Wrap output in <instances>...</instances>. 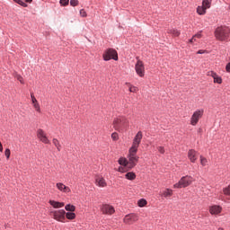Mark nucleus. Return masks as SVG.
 <instances>
[{"mask_svg": "<svg viewBox=\"0 0 230 230\" xmlns=\"http://www.w3.org/2000/svg\"><path fill=\"white\" fill-rule=\"evenodd\" d=\"M223 193L226 196V197H230V184L225 188H223Z\"/></svg>", "mask_w": 230, "mask_h": 230, "instance_id": "bb28decb", "label": "nucleus"}, {"mask_svg": "<svg viewBox=\"0 0 230 230\" xmlns=\"http://www.w3.org/2000/svg\"><path fill=\"white\" fill-rule=\"evenodd\" d=\"M66 211H70V212H75L76 209V207H75L74 205L71 204H67L65 207Z\"/></svg>", "mask_w": 230, "mask_h": 230, "instance_id": "b1692460", "label": "nucleus"}, {"mask_svg": "<svg viewBox=\"0 0 230 230\" xmlns=\"http://www.w3.org/2000/svg\"><path fill=\"white\" fill-rule=\"evenodd\" d=\"M101 211H102V215H114V213H116L114 207H112V205H109V204H103L101 207Z\"/></svg>", "mask_w": 230, "mask_h": 230, "instance_id": "9d476101", "label": "nucleus"}, {"mask_svg": "<svg viewBox=\"0 0 230 230\" xmlns=\"http://www.w3.org/2000/svg\"><path fill=\"white\" fill-rule=\"evenodd\" d=\"M228 10L230 11V4H229V6H228Z\"/></svg>", "mask_w": 230, "mask_h": 230, "instance_id": "8fccbe9b", "label": "nucleus"}, {"mask_svg": "<svg viewBox=\"0 0 230 230\" xmlns=\"http://www.w3.org/2000/svg\"><path fill=\"white\" fill-rule=\"evenodd\" d=\"M135 70L137 75H138V76H140L141 78L145 76V64L143 63V61H141V59H139V58H137Z\"/></svg>", "mask_w": 230, "mask_h": 230, "instance_id": "0eeeda50", "label": "nucleus"}, {"mask_svg": "<svg viewBox=\"0 0 230 230\" xmlns=\"http://www.w3.org/2000/svg\"><path fill=\"white\" fill-rule=\"evenodd\" d=\"M207 75H208V76H211L212 78H214V76H216L217 73H215L213 71H208Z\"/></svg>", "mask_w": 230, "mask_h": 230, "instance_id": "ea45409f", "label": "nucleus"}, {"mask_svg": "<svg viewBox=\"0 0 230 230\" xmlns=\"http://www.w3.org/2000/svg\"><path fill=\"white\" fill-rule=\"evenodd\" d=\"M214 78V84H222V77H220L217 74H216V76Z\"/></svg>", "mask_w": 230, "mask_h": 230, "instance_id": "c85d7f7f", "label": "nucleus"}, {"mask_svg": "<svg viewBox=\"0 0 230 230\" xmlns=\"http://www.w3.org/2000/svg\"><path fill=\"white\" fill-rule=\"evenodd\" d=\"M0 152H3V144L0 142Z\"/></svg>", "mask_w": 230, "mask_h": 230, "instance_id": "de8ad7c7", "label": "nucleus"}, {"mask_svg": "<svg viewBox=\"0 0 230 230\" xmlns=\"http://www.w3.org/2000/svg\"><path fill=\"white\" fill-rule=\"evenodd\" d=\"M204 52H205V50H199V51L197 52V54H198V55H203Z\"/></svg>", "mask_w": 230, "mask_h": 230, "instance_id": "49530a36", "label": "nucleus"}, {"mask_svg": "<svg viewBox=\"0 0 230 230\" xmlns=\"http://www.w3.org/2000/svg\"><path fill=\"white\" fill-rule=\"evenodd\" d=\"M226 70L227 73H230V63H228L226 66Z\"/></svg>", "mask_w": 230, "mask_h": 230, "instance_id": "a18cd8bd", "label": "nucleus"}, {"mask_svg": "<svg viewBox=\"0 0 230 230\" xmlns=\"http://www.w3.org/2000/svg\"><path fill=\"white\" fill-rule=\"evenodd\" d=\"M189 42L190 43V44H193V42H197V38L194 36V37H192L190 40H189Z\"/></svg>", "mask_w": 230, "mask_h": 230, "instance_id": "37998d69", "label": "nucleus"}, {"mask_svg": "<svg viewBox=\"0 0 230 230\" xmlns=\"http://www.w3.org/2000/svg\"><path fill=\"white\" fill-rule=\"evenodd\" d=\"M125 177L128 181H134V179H136V173H134V172H128V173H126Z\"/></svg>", "mask_w": 230, "mask_h": 230, "instance_id": "393cba45", "label": "nucleus"}, {"mask_svg": "<svg viewBox=\"0 0 230 230\" xmlns=\"http://www.w3.org/2000/svg\"><path fill=\"white\" fill-rule=\"evenodd\" d=\"M56 188H58L59 191H62V193H71V189L62 182L56 183Z\"/></svg>", "mask_w": 230, "mask_h": 230, "instance_id": "ddd939ff", "label": "nucleus"}, {"mask_svg": "<svg viewBox=\"0 0 230 230\" xmlns=\"http://www.w3.org/2000/svg\"><path fill=\"white\" fill-rule=\"evenodd\" d=\"M139 208H145V206L147 204L146 199H141L137 202Z\"/></svg>", "mask_w": 230, "mask_h": 230, "instance_id": "cd10ccee", "label": "nucleus"}, {"mask_svg": "<svg viewBox=\"0 0 230 230\" xmlns=\"http://www.w3.org/2000/svg\"><path fill=\"white\" fill-rule=\"evenodd\" d=\"M197 13H199V15H205L206 8H204L203 6H198Z\"/></svg>", "mask_w": 230, "mask_h": 230, "instance_id": "a878e982", "label": "nucleus"}, {"mask_svg": "<svg viewBox=\"0 0 230 230\" xmlns=\"http://www.w3.org/2000/svg\"><path fill=\"white\" fill-rule=\"evenodd\" d=\"M210 215H220L222 213V207L218 205H214L208 209Z\"/></svg>", "mask_w": 230, "mask_h": 230, "instance_id": "4468645a", "label": "nucleus"}, {"mask_svg": "<svg viewBox=\"0 0 230 230\" xmlns=\"http://www.w3.org/2000/svg\"><path fill=\"white\" fill-rule=\"evenodd\" d=\"M37 137L40 139V141H41V143H44L45 145H49L51 143L46 136V132L40 128L37 130Z\"/></svg>", "mask_w": 230, "mask_h": 230, "instance_id": "9b49d317", "label": "nucleus"}, {"mask_svg": "<svg viewBox=\"0 0 230 230\" xmlns=\"http://www.w3.org/2000/svg\"><path fill=\"white\" fill-rule=\"evenodd\" d=\"M202 6L207 10V8H211V0H203Z\"/></svg>", "mask_w": 230, "mask_h": 230, "instance_id": "5701e85b", "label": "nucleus"}, {"mask_svg": "<svg viewBox=\"0 0 230 230\" xmlns=\"http://www.w3.org/2000/svg\"><path fill=\"white\" fill-rule=\"evenodd\" d=\"M119 164H120V166H124L125 168H128V160H127V158H119Z\"/></svg>", "mask_w": 230, "mask_h": 230, "instance_id": "6ab92c4d", "label": "nucleus"}, {"mask_svg": "<svg viewBox=\"0 0 230 230\" xmlns=\"http://www.w3.org/2000/svg\"><path fill=\"white\" fill-rule=\"evenodd\" d=\"M188 158L190 159V163H195L198 159V153L197 151L190 149L188 152Z\"/></svg>", "mask_w": 230, "mask_h": 230, "instance_id": "2eb2a0df", "label": "nucleus"}, {"mask_svg": "<svg viewBox=\"0 0 230 230\" xmlns=\"http://www.w3.org/2000/svg\"><path fill=\"white\" fill-rule=\"evenodd\" d=\"M32 105L37 112H40V105H39V102H36Z\"/></svg>", "mask_w": 230, "mask_h": 230, "instance_id": "f704fd0d", "label": "nucleus"}, {"mask_svg": "<svg viewBox=\"0 0 230 230\" xmlns=\"http://www.w3.org/2000/svg\"><path fill=\"white\" fill-rule=\"evenodd\" d=\"M139 220V217H137V215L136 214H128L126 215L123 222L124 224H127L128 226H132V224H134V222H137Z\"/></svg>", "mask_w": 230, "mask_h": 230, "instance_id": "1a4fd4ad", "label": "nucleus"}, {"mask_svg": "<svg viewBox=\"0 0 230 230\" xmlns=\"http://www.w3.org/2000/svg\"><path fill=\"white\" fill-rule=\"evenodd\" d=\"M70 4L72 6H78V4H80V2L78 0H70Z\"/></svg>", "mask_w": 230, "mask_h": 230, "instance_id": "72a5a7b5", "label": "nucleus"}, {"mask_svg": "<svg viewBox=\"0 0 230 230\" xmlns=\"http://www.w3.org/2000/svg\"><path fill=\"white\" fill-rule=\"evenodd\" d=\"M143 139V132L138 131L135 137L133 138L132 146L128 151V169L132 170L137 164V161H139V156H137V149L139 148V145H141V140Z\"/></svg>", "mask_w": 230, "mask_h": 230, "instance_id": "f257e3e1", "label": "nucleus"}, {"mask_svg": "<svg viewBox=\"0 0 230 230\" xmlns=\"http://www.w3.org/2000/svg\"><path fill=\"white\" fill-rule=\"evenodd\" d=\"M157 150H158V152H159L160 154H164V147H163V146H158V147H157Z\"/></svg>", "mask_w": 230, "mask_h": 230, "instance_id": "a19ab883", "label": "nucleus"}, {"mask_svg": "<svg viewBox=\"0 0 230 230\" xmlns=\"http://www.w3.org/2000/svg\"><path fill=\"white\" fill-rule=\"evenodd\" d=\"M26 3H31L33 0H25Z\"/></svg>", "mask_w": 230, "mask_h": 230, "instance_id": "09e8293b", "label": "nucleus"}, {"mask_svg": "<svg viewBox=\"0 0 230 230\" xmlns=\"http://www.w3.org/2000/svg\"><path fill=\"white\" fill-rule=\"evenodd\" d=\"M200 164H202L203 166H208V158L204 157V156H200Z\"/></svg>", "mask_w": 230, "mask_h": 230, "instance_id": "c756f323", "label": "nucleus"}, {"mask_svg": "<svg viewBox=\"0 0 230 230\" xmlns=\"http://www.w3.org/2000/svg\"><path fill=\"white\" fill-rule=\"evenodd\" d=\"M14 3H17L21 6H23V8H26L28 6V4L24 3L22 0H14Z\"/></svg>", "mask_w": 230, "mask_h": 230, "instance_id": "7c9ffc66", "label": "nucleus"}, {"mask_svg": "<svg viewBox=\"0 0 230 230\" xmlns=\"http://www.w3.org/2000/svg\"><path fill=\"white\" fill-rule=\"evenodd\" d=\"M52 143L54 146H56L58 152H60V150H62V146L60 145V142L58 141V139L53 138Z\"/></svg>", "mask_w": 230, "mask_h": 230, "instance_id": "a211bd4d", "label": "nucleus"}, {"mask_svg": "<svg viewBox=\"0 0 230 230\" xmlns=\"http://www.w3.org/2000/svg\"><path fill=\"white\" fill-rule=\"evenodd\" d=\"M127 85H128V87L129 89V93H137V91H139V88L130 84L129 83H127Z\"/></svg>", "mask_w": 230, "mask_h": 230, "instance_id": "4be33fe9", "label": "nucleus"}, {"mask_svg": "<svg viewBox=\"0 0 230 230\" xmlns=\"http://www.w3.org/2000/svg\"><path fill=\"white\" fill-rule=\"evenodd\" d=\"M172 195H173V190L171 189H166L162 193V197H164L165 199H167V197H172Z\"/></svg>", "mask_w": 230, "mask_h": 230, "instance_id": "f3484780", "label": "nucleus"}, {"mask_svg": "<svg viewBox=\"0 0 230 230\" xmlns=\"http://www.w3.org/2000/svg\"><path fill=\"white\" fill-rule=\"evenodd\" d=\"M15 78L20 81L21 84H24V78L21 75H16Z\"/></svg>", "mask_w": 230, "mask_h": 230, "instance_id": "e433bc0d", "label": "nucleus"}, {"mask_svg": "<svg viewBox=\"0 0 230 230\" xmlns=\"http://www.w3.org/2000/svg\"><path fill=\"white\" fill-rule=\"evenodd\" d=\"M118 171L120 172L121 173H123V172H125V167L120 166V167H119Z\"/></svg>", "mask_w": 230, "mask_h": 230, "instance_id": "c03bdc74", "label": "nucleus"}, {"mask_svg": "<svg viewBox=\"0 0 230 230\" xmlns=\"http://www.w3.org/2000/svg\"><path fill=\"white\" fill-rule=\"evenodd\" d=\"M113 127L115 130L121 131L123 128H127L128 127V119L126 117H118L113 119Z\"/></svg>", "mask_w": 230, "mask_h": 230, "instance_id": "7ed1b4c3", "label": "nucleus"}, {"mask_svg": "<svg viewBox=\"0 0 230 230\" xmlns=\"http://www.w3.org/2000/svg\"><path fill=\"white\" fill-rule=\"evenodd\" d=\"M59 4L61 6H68L69 5V0H60Z\"/></svg>", "mask_w": 230, "mask_h": 230, "instance_id": "2f4dec72", "label": "nucleus"}, {"mask_svg": "<svg viewBox=\"0 0 230 230\" xmlns=\"http://www.w3.org/2000/svg\"><path fill=\"white\" fill-rule=\"evenodd\" d=\"M167 32L172 35V37H179L181 35V32L175 29H169Z\"/></svg>", "mask_w": 230, "mask_h": 230, "instance_id": "412c9836", "label": "nucleus"}, {"mask_svg": "<svg viewBox=\"0 0 230 230\" xmlns=\"http://www.w3.org/2000/svg\"><path fill=\"white\" fill-rule=\"evenodd\" d=\"M50 206H53L55 209H60V208H64L66 204L64 202H58L55 200H49Z\"/></svg>", "mask_w": 230, "mask_h": 230, "instance_id": "dca6fc26", "label": "nucleus"}, {"mask_svg": "<svg viewBox=\"0 0 230 230\" xmlns=\"http://www.w3.org/2000/svg\"><path fill=\"white\" fill-rule=\"evenodd\" d=\"M102 58L105 62H109V60H118V51L114 49H108L103 52Z\"/></svg>", "mask_w": 230, "mask_h": 230, "instance_id": "39448f33", "label": "nucleus"}, {"mask_svg": "<svg viewBox=\"0 0 230 230\" xmlns=\"http://www.w3.org/2000/svg\"><path fill=\"white\" fill-rule=\"evenodd\" d=\"M50 217H52L54 220H57V222H64V220H66V210H51Z\"/></svg>", "mask_w": 230, "mask_h": 230, "instance_id": "423d86ee", "label": "nucleus"}, {"mask_svg": "<svg viewBox=\"0 0 230 230\" xmlns=\"http://www.w3.org/2000/svg\"><path fill=\"white\" fill-rule=\"evenodd\" d=\"M193 182V177L186 175L181 178V180L173 185L175 189L188 188Z\"/></svg>", "mask_w": 230, "mask_h": 230, "instance_id": "20e7f679", "label": "nucleus"}, {"mask_svg": "<svg viewBox=\"0 0 230 230\" xmlns=\"http://www.w3.org/2000/svg\"><path fill=\"white\" fill-rule=\"evenodd\" d=\"M111 138L113 139V141H118V139H119V136L118 135V133L114 132L111 134Z\"/></svg>", "mask_w": 230, "mask_h": 230, "instance_id": "473e14b6", "label": "nucleus"}, {"mask_svg": "<svg viewBox=\"0 0 230 230\" xmlns=\"http://www.w3.org/2000/svg\"><path fill=\"white\" fill-rule=\"evenodd\" d=\"M204 116V110H197L193 112L191 118H190V125L195 127L197 123H199V119Z\"/></svg>", "mask_w": 230, "mask_h": 230, "instance_id": "6e6552de", "label": "nucleus"}, {"mask_svg": "<svg viewBox=\"0 0 230 230\" xmlns=\"http://www.w3.org/2000/svg\"><path fill=\"white\" fill-rule=\"evenodd\" d=\"M79 13L82 17H87V12H85V9H81Z\"/></svg>", "mask_w": 230, "mask_h": 230, "instance_id": "c9c22d12", "label": "nucleus"}, {"mask_svg": "<svg viewBox=\"0 0 230 230\" xmlns=\"http://www.w3.org/2000/svg\"><path fill=\"white\" fill-rule=\"evenodd\" d=\"M31 98L32 104L39 103V102L37 101V99L35 98V95H33V93L31 94Z\"/></svg>", "mask_w": 230, "mask_h": 230, "instance_id": "58836bf2", "label": "nucleus"}, {"mask_svg": "<svg viewBox=\"0 0 230 230\" xmlns=\"http://www.w3.org/2000/svg\"><path fill=\"white\" fill-rule=\"evenodd\" d=\"M65 217L67 218V220H75L76 218V214L73 212H67L65 214Z\"/></svg>", "mask_w": 230, "mask_h": 230, "instance_id": "aec40b11", "label": "nucleus"}, {"mask_svg": "<svg viewBox=\"0 0 230 230\" xmlns=\"http://www.w3.org/2000/svg\"><path fill=\"white\" fill-rule=\"evenodd\" d=\"M194 37L196 39H202V33L201 32H198L197 34L194 35Z\"/></svg>", "mask_w": 230, "mask_h": 230, "instance_id": "79ce46f5", "label": "nucleus"}, {"mask_svg": "<svg viewBox=\"0 0 230 230\" xmlns=\"http://www.w3.org/2000/svg\"><path fill=\"white\" fill-rule=\"evenodd\" d=\"M95 184L99 188H107V181H105V178H103V176H96Z\"/></svg>", "mask_w": 230, "mask_h": 230, "instance_id": "f8f14e48", "label": "nucleus"}, {"mask_svg": "<svg viewBox=\"0 0 230 230\" xmlns=\"http://www.w3.org/2000/svg\"><path fill=\"white\" fill-rule=\"evenodd\" d=\"M230 30L227 27H217L215 31L217 40H227L229 39Z\"/></svg>", "mask_w": 230, "mask_h": 230, "instance_id": "f03ea898", "label": "nucleus"}, {"mask_svg": "<svg viewBox=\"0 0 230 230\" xmlns=\"http://www.w3.org/2000/svg\"><path fill=\"white\" fill-rule=\"evenodd\" d=\"M4 155H5L6 159H10V155H11L10 149H8V148L5 149Z\"/></svg>", "mask_w": 230, "mask_h": 230, "instance_id": "4c0bfd02", "label": "nucleus"}]
</instances>
